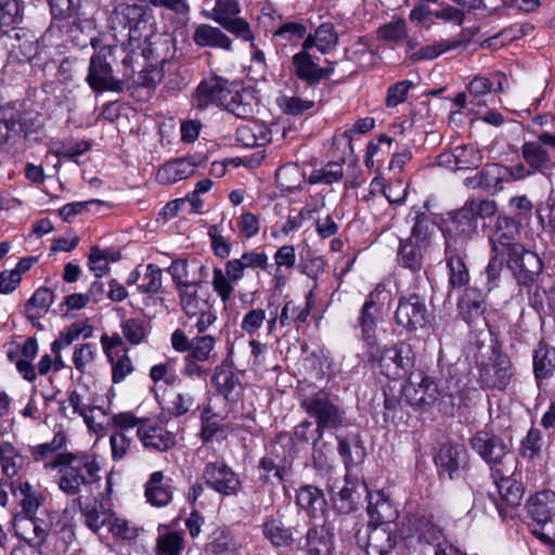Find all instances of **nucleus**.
<instances>
[{
	"mask_svg": "<svg viewBox=\"0 0 555 555\" xmlns=\"http://www.w3.org/2000/svg\"><path fill=\"white\" fill-rule=\"evenodd\" d=\"M521 223L508 216H498L489 234L491 251L507 254V269L519 284H532L542 272L540 257L524 247L520 238Z\"/></svg>",
	"mask_w": 555,
	"mask_h": 555,
	"instance_id": "nucleus-1",
	"label": "nucleus"
},
{
	"mask_svg": "<svg viewBox=\"0 0 555 555\" xmlns=\"http://www.w3.org/2000/svg\"><path fill=\"white\" fill-rule=\"evenodd\" d=\"M402 398L417 411L429 412L437 408L446 416H453L464 404V391L459 379L446 380V385L439 386L423 372L411 375L402 387Z\"/></svg>",
	"mask_w": 555,
	"mask_h": 555,
	"instance_id": "nucleus-2",
	"label": "nucleus"
},
{
	"mask_svg": "<svg viewBox=\"0 0 555 555\" xmlns=\"http://www.w3.org/2000/svg\"><path fill=\"white\" fill-rule=\"evenodd\" d=\"M57 467V487L67 496L82 498L92 493V488L101 479L100 465L94 455L88 453H66L48 464Z\"/></svg>",
	"mask_w": 555,
	"mask_h": 555,
	"instance_id": "nucleus-3",
	"label": "nucleus"
},
{
	"mask_svg": "<svg viewBox=\"0 0 555 555\" xmlns=\"http://www.w3.org/2000/svg\"><path fill=\"white\" fill-rule=\"evenodd\" d=\"M197 268L198 278L184 288L177 291L181 309L189 319L196 318L192 326L197 334H204L217 320L216 311L211 302V294L202 286L207 276V268L202 262H193Z\"/></svg>",
	"mask_w": 555,
	"mask_h": 555,
	"instance_id": "nucleus-4",
	"label": "nucleus"
},
{
	"mask_svg": "<svg viewBox=\"0 0 555 555\" xmlns=\"http://www.w3.org/2000/svg\"><path fill=\"white\" fill-rule=\"evenodd\" d=\"M364 357L374 369L390 379L405 377L415 360L412 347L403 341L390 347L380 346L377 341L365 349Z\"/></svg>",
	"mask_w": 555,
	"mask_h": 555,
	"instance_id": "nucleus-5",
	"label": "nucleus"
},
{
	"mask_svg": "<svg viewBox=\"0 0 555 555\" xmlns=\"http://www.w3.org/2000/svg\"><path fill=\"white\" fill-rule=\"evenodd\" d=\"M300 406L317 423V438L313 440V448L322 438L325 429H337L345 424V411L336 403L335 397L324 389L311 393L304 392Z\"/></svg>",
	"mask_w": 555,
	"mask_h": 555,
	"instance_id": "nucleus-6",
	"label": "nucleus"
},
{
	"mask_svg": "<svg viewBox=\"0 0 555 555\" xmlns=\"http://www.w3.org/2000/svg\"><path fill=\"white\" fill-rule=\"evenodd\" d=\"M470 446L490 465L492 474L515 473L516 459L509 444L501 437L485 430L478 431L470 439Z\"/></svg>",
	"mask_w": 555,
	"mask_h": 555,
	"instance_id": "nucleus-7",
	"label": "nucleus"
},
{
	"mask_svg": "<svg viewBox=\"0 0 555 555\" xmlns=\"http://www.w3.org/2000/svg\"><path fill=\"white\" fill-rule=\"evenodd\" d=\"M146 8L137 3H119L109 17V26L114 31H119L130 44L142 40L143 33L149 25Z\"/></svg>",
	"mask_w": 555,
	"mask_h": 555,
	"instance_id": "nucleus-8",
	"label": "nucleus"
},
{
	"mask_svg": "<svg viewBox=\"0 0 555 555\" xmlns=\"http://www.w3.org/2000/svg\"><path fill=\"white\" fill-rule=\"evenodd\" d=\"M117 49L116 46H105L90 59L86 81L96 93L122 90V81L114 76L112 64L108 61V57H112Z\"/></svg>",
	"mask_w": 555,
	"mask_h": 555,
	"instance_id": "nucleus-9",
	"label": "nucleus"
},
{
	"mask_svg": "<svg viewBox=\"0 0 555 555\" xmlns=\"http://www.w3.org/2000/svg\"><path fill=\"white\" fill-rule=\"evenodd\" d=\"M528 512L535 522L531 528L532 534L545 544L552 543L553 532L550 530L544 532L543 529L555 516V492L551 490L537 492L528 502Z\"/></svg>",
	"mask_w": 555,
	"mask_h": 555,
	"instance_id": "nucleus-10",
	"label": "nucleus"
},
{
	"mask_svg": "<svg viewBox=\"0 0 555 555\" xmlns=\"http://www.w3.org/2000/svg\"><path fill=\"white\" fill-rule=\"evenodd\" d=\"M202 478L208 488L224 496L237 495L242 490L238 475L223 461L208 462Z\"/></svg>",
	"mask_w": 555,
	"mask_h": 555,
	"instance_id": "nucleus-11",
	"label": "nucleus"
},
{
	"mask_svg": "<svg viewBox=\"0 0 555 555\" xmlns=\"http://www.w3.org/2000/svg\"><path fill=\"white\" fill-rule=\"evenodd\" d=\"M513 376L512 362L507 354L493 349L479 373L481 385L488 389L504 390Z\"/></svg>",
	"mask_w": 555,
	"mask_h": 555,
	"instance_id": "nucleus-12",
	"label": "nucleus"
},
{
	"mask_svg": "<svg viewBox=\"0 0 555 555\" xmlns=\"http://www.w3.org/2000/svg\"><path fill=\"white\" fill-rule=\"evenodd\" d=\"M428 315L425 299L420 295L410 294L399 298L395 320L399 326L408 332L424 327L428 321Z\"/></svg>",
	"mask_w": 555,
	"mask_h": 555,
	"instance_id": "nucleus-13",
	"label": "nucleus"
},
{
	"mask_svg": "<svg viewBox=\"0 0 555 555\" xmlns=\"http://www.w3.org/2000/svg\"><path fill=\"white\" fill-rule=\"evenodd\" d=\"M466 258L467 248H465L463 241L449 238L444 248V260L448 268L449 284L452 288L466 286L469 282Z\"/></svg>",
	"mask_w": 555,
	"mask_h": 555,
	"instance_id": "nucleus-14",
	"label": "nucleus"
},
{
	"mask_svg": "<svg viewBox=\"0 0 555 555\" xmlns=\"http://www.w3.org/2000/svg\"><path fill=\"white\" fill-rule=\"evenodd\" d=\"M435 463L441 476H447L451 480L457 479L468 466L467 450L459 443L443 444L435 456Z\"/></svg>",
	"mask_w": 555,
	"mask_h": 555,
	"instance_id": "nucleus-15",
	"label": "nucleus"
},
{
	"mask_svg": "<svg viewBox=\"0 0 555 555\" xmlns=\"http://www.w3.org/2000/svg\"><path fill=\"white\" fill-rule=\"evenodd\" d=\"M229 81L220 76H210L199 82L193 96V105L205 109L210 105L221 106L229 96Z\"/></svg>",
	"mask_w": 555,
	"mask_h": 555,
	"instance_id": "nucleus-16",
	"label": "nucleus"
},
{
	"mask_svg": "<svg viewBox=\"0 0 555 555\" xmlns=\"http://www.w3.org/2000/svg\"><path fill=\"white\" fill-rule=\"evenodd\" d=\"M12 495L18 500L23 516L34 517L44 504L46 496L42 491L36 489L28 480L16 478L10 481Z\"/></svg>",
	"mask_w": 555,
	"mask_h": 555,
	"instance_id": "nucleus-17",
	"label": "nucleus"
},
{
	"mask_svg": "<svg viewBox=\"0 0 555 555\" xmlns=\"http://www.w3.org/2000/svg\"><path fill=\"white\" fill-rule=\"evenodd\" d=\"M404 540L416 539L417 542L433 544L435 547L443 542L442 530L425 516H413L401 530Z\"/></svg>",
	"mask_w": 555,
	"mask_h": 555,
	"instance_id": "nucleus-18",
	"label": "nucleus"
},
{
	"mask_svg": "<svg viewBox=\"0 0 555 555\" xmlns=\"http://www.w3.org/2000/svg\"><path fill=\"white\" fill-rule=\"evenodd\" d=\"M334 506L343 514H349L362 505L367 498V488L363 482L346 480V485L337 492L331 487Z\"/></svg>",
	"mask_w": 555,
	"mask_h": 555,
	"instance_id": "nucleus-19",
	"label": "nucleus"
},
{
	"mask_svg": "<svg viewBox=\"0 0 555 555\" xmlns=\"http://www.w3.org/2000/svg\"><path fill=\"white\" fill-rule=\"evenodd\" d=\"M476 231L477 221L464 205L451 216V220L444 233L446 245L448 244L449 238H455L456 241H463L465 248H467V243Z\"/></svg>",
	"mask_w": 555,
	"mask_h": 555,
	"instance_id": "nucleus-20",
	"label": "nucleus"
},
{
	"mask_svg": "<svg viewBox=\"0 0 555 555\" xmlns=\"http://www.w3.org/2000/svg\"><path fill=\"white\" fill-rule=\"evenodd\" d=\"M138 439L145 449L166 452L176 446V436L167 429L151 424L147 420L139 427Z\"/></svg>",
	"mask_w": 555,
	"mask_h": 555,
	"instance_id": "nucleus-21",
	"label": "nucleus"
},
{
	"mask_svg": "<svg viewBox=\"0 0 555 555\" xmlns=\"http://www.w3.org/2000/svg\"><path fill=\"white\" fill-rule=\"evenodd\" d=\"M366 552L387 555L397 544V537L390 525L369 524L366 528Z\"/></svg>",
	"mask_w": 555,
	"mask_h": 555,
	"instance_id": "nucleus-22",
	"label": "nucleus"
},
{
	"mask_svg": "<svg viewBox=\"0 0 555 555\" xmlns=\"http://www.w3.org/2000/svg\"><path fill=\"white\" fill-rule=\"evenodd\" d=\"M459 313L467 324L483 320L486 302L482 293L475 287H467L457 304Z\"/></svg>",
	"mask_w": 555,
	"mask_h": 555,
	"instance_id": "nucleus-23",
	"label": "nucleus"
},
{
	"mask_svg": "<svg viewBox=\"0 0 555 555\" xmlns=\"http://www.w3.org/2000/svg\"><path fill=\"white\" fill-rule=\"evenodd\" d=\"M275 459L263 456L258 463L259 479L263 483L279 485L291 475V467L285 459H278V450L274 448Z\"/></svg>",
	"mask_w": 555,
	"mask_h": 555,
	"instance_id": "nucleus-24",
	"label": "nucleus"
},
{
	"mask_svg": "<svg viewBox=\"0 0 555 555\" xmlns=\"http://www.w3.org/2000/svg\"><path fill=\"white\" fill-rule=\"evenodd\" d=\"M193 42L199 48H215L224 51H232V39L220 28L209 24L197 25L193 36Z\"/></svg>",
	"mask_w": 555,
	"mask_h": 555,
	"instance_id": "nucleus-25",
	"label": "nucleus"
},
{
	"mask_svg": "<svg viewBox=\"0 0 555 555\" xmlns=\"http://www.w3.org/2000/svg\"><path fill=\"white\" fill-rule=\"evenodd\" d=\"M66 435L63 431H57L51 441L31 447L30 455L35 462L42 463L46 470L56 469L57 467L47 465L56 461L59 455L67 453L63 451L66 449Z\"/></svg>",
	"mask_w": 555,
	"mask_h": 555,
	"instance_id": "nucleus-26",
	"label": "nucleus"
},
{
	"mask_svg": "<svg viewBox=\"0 0 555 555\" xmlns=\"http://www.w3.org/2000/svg\"><path fill=\"white\" fill-rule=\"evenodd\" d=\"M297 546L308 555H330L333 550L331 533L323 527H312L304 539H299Z\"/></svg>",
	"mask_w": 555,
	"mask_h": 555,
	"instance_id": "nucleus-27",
	"label": "nucleus"
},
{
	"mask_svg": "<svg viewBox=\"0 0 555 555\" xmlns=\"http://www.w3.org/2000/svg\"><path fill=\"white\" fill-rule=\"evenodd\" d=\"M144 495L146 501L155 507L167 506L172 501V489L170 485L165 483L163 472H154L150 475L144 485Z\"/></svg>",
	"mask_w": 555,
	"mask_h": 555,
	"instance_id": "nucleus-28",
	"label": "nucleus"
},
{
	"mask_svg": "<svg viewBox=\"0 0 555 555\" xmlns=\"http://www.w3.org/2000/svg\"><path fill=\"white\" fill-rule=\"evenodd\" d=\"M296 503L312 518L321 517L327 505L323 491L311 485L298 489Z\"/></svg>",
	"mask_w": 555,
	"mask_h": 555,
	"instance_id": "nucleus-29",
	"label": "nucleus"
},
{
	"mask_svg": "<svg viewBox=\"0 0 555 555\" xmlns=\"http://www.w3.org/2000/svg\"><path fill=\"white\" fill-rule=\"evenodd\" d=\"M378 309L372 295L365 300L360 309L357 326L361 330V337L364 341L365 349L372 344H376V326H377Z\"/></svg>",
	"mask_w": 555,
	"mask_h": 555,
	"instance_id": "nucleus-30",
	"label": "nucleus"
},
{
	"mask_svg": "<svg viewBox=\"0 0 555 555\" xmlns=\"http://www.w3.org/2000/svg\"><path fill=\"white\" fill-rule=\"evenodd\" d=\"M79 509L85 517V525L93 532H99L104 526H108L113 514L106 511L102 503L96 500L82 501L80 498L77 499Z\"/></svg>",
	"mask_w": 555,
	"mask_h": 555,
	"instance_id": "nucleus-31",
	"label": "nucleus"
},
{
	"mask_svg": "<svg viewBox=\"0 0 555 555\" xmlns=\"http://www.w3.org/2000/svg\"><path fill=\"white\" fill-rule=\"evenodd\" d=\"M310 313L311 302L308 298L302 302L287 300L279 314V324L282 327L294 325L299 330L307 322Z\"/></svg>",
	"mask_w": 555,
	"mask_h": 555,
	"instance_id": "nucleus-32",
	"label": "nucleus"
},
{
	"mask_svg": "<svg viewBox=\"0 0 555 555\" xmlns=\"http://www.w3.org/2000/svg\"><path fill=\"white\" fill-rule=\"evenodd\" d=\"M195 172V164L190 158H177L163 165L157 171V180L170 184L185 179Z\"/></svg>",
	"mask_w": 555,
	"mask_h": 555,
	"instance_id": "nucleus-33",
	"label": "nucleus"
},
{
	"mask_svg": "<svg viewBox=\"0 0 555 555\" xmlns=\"http://www.w3.org/2000/svg\"><path fill=\"white\" fill-rule=\"evenodd\" d=\"M493 481L498 488L501 499L512 507H516L520 504L524 496V486L512 478L514 474L501 475L491 474Z\"/></svg>",
	"mask_w": 555,
	"mask_h": 555,
	"instance_id": "nucleus-34",
	"label": "nucleus"
},
{
	"mask_svg": "<svg viewBox=\"0 0 555 555\" xmlns=\"http://www.w3.org/2000/svg\"><path fill=\"white\" fill-rule=\"evenodd\" d=\"M17 537L27 543L41 546L47 538L46 530L39 525L36 516H17L13 525Z\"/></svg>",
	"mask_w": 555,
	"mask_h": 555,
	"instance_id": "nucleus-35",
	"label": "nucleus"
},
{
	"mask_svg": "<svg viewBox=\"0 0 555 555\" xmlns=\"http://www.w3.org/2000/svg\"><path fill=\"white\" fill-rule=\"evenodd\" d=\"M54 300L53 292L48 287L38 288L26 304L27 319L37 327L42 328L38 322L49 310Z\"/></svg>",
	"mask_w": 555,
	"mask_h": 555,
	"instance_id": "nucleus-36",
	"label": "nucleus"
},
{
	"mask_svg": "<svg viewBox=\"0 0 555 555\" xmlns=\"http://www.w3.org/2000/svg\"><path fill=\"white\" fill-rule=\"evenodd\" d=\"M201 408L194 389H181L176 392L168 403L167 411L173 417L194 414Z\"/></svg>",
	"mask_w": 555,
	"mask_h": 555,
	"instance_id": "nucleus-37",
	"label": "nucleus"
},
{
	"mask_svg": "<svg viewBox=\"0 0 555 555\" xmlns=\"http://www.w3.org/2000/svg\"><path fill=\"white\" fill-rule=\"evenodd\" d=\"M294 531L298 533L295 528H287L280 519L269 518L262 525V532L275 547H286L294 543Z\"/></svg>",
	"mask_w": 555,
	"mask_h": 555,
	"instance_id": "nucleus-38",
	"label": "nucleus"
},
{
	"mask_svg": "<svg viewBox=\"0 0 555 555\" xmlns=\"http://www.w3.org/2000/svg\"><path fill=\"white\" fill-rule=\"evenodd\" d=\"M521 157L534 173H544L551 167V158L547 150L538 142H525L521 146Z\"/></svg>",
	"mask_w": 555,
	"mask_h": 555,
	"instance_id": "nucleus-39",
	"label": "nucleus"
},
{
	"mask_svg": "<svg viewBox=\"0 0 555 555\" xmlns=\"http://www.w3.org/2000/svg\"><path fill=\"white\" fill-rule=\"evenodd\" d=\"M4 125L9 131L24 134L36 132L41 127L40 115L33 112H11L10 117H4Z\"/></svg>",
	"mask_w": 555,
	"mask_h": 555,
	"instance_id": "nucleus-40",
	"label": "nucleus"
},
{
	"mask_svg": "<svg viewBox=\"0 0 555 555\" xmlns=\"http://www.w3.org/2000/svg\"><path fill=\"white\" fill-rule=\"evenodd\" d=\"M193 262H199L196 259L188 261L185 259H176L171 262L168 268V273L171 275L176 291L184 288L193 283H196L198 274H195L196 267H193Z\"/></svg>",
	"mask_w": 555,
	"mask_h": 555,
	"instance_id": "nucleus-41",
	"label": "nucleus"
},
{
	"mask_svg": "<svg viewBox=\"0 0 555 555\" xmlns=\"http://www.w3.org/2000/svg\"><path fill=\"white\" fill-rule=\"evenodd\" d=\"M295 75L310 86L318 83L321 67L312 60L310 53L297 52L292 60Z\"/></svg>",
	"mask_w": 555,
	"mask_h": 555,
	"instance_id": "nucleus-42",
	"label": "nucleus"
},
{
	"mask_svg": "<svg viewBox=\"0 0 555 555\" xmlns=\"http://www.w3.org/2000/svg\"><path fill=\"white\" fill-rule=\"evenodd\" d=\"M142 39H144L146 43L143 48V55L153 60L155 62L154 65L164 63L167 60L169 49L168 39L158 34H153L151 28L143 33Z\"/></svg>",
	"mask_w": 555,
	"mask_h": 555,
	"instance_id": "nucleus-43",
	"label": "nucleus"
},
{
	"mask_svg": "<svg viewBox=\"0 0 555 555\" xmlns=\"http://www.w3.org/2000/svg\"><path fill=\"white\" fill-rule=\"evenodd\" d=\"M251 98L248 91L229 88V96L223 100L222 107L238 118H246L253 114Z\"/></svg>",
	"mask_w": 555,
	"mask_h": 555,
	"instance_id": "nucleus-44",
	"label": "nucleus"
},
{
	"mask_svg": "<svg viewBox=\"0 0 555 555\" xmlns=\"http://www.w3.org/2000/svg\"><path fill=\"white\" fill-rule=\"evenodd\" d=\"M426 247L415 243L412 238L402 241L399 247V262L413 272L420 271L423 266V250Z\"/></svg>",
	"mask_w": 555,
	"mask_h": 555,
	"instance_id": "nucleus-45",
	"label": "nucleus"
},
{
	"mask_svg": "<svg viewBox=\"0 0 555 555\" xmlns=\"http://www.w3.org/2000/svg\"><path fill=\"white\" fill-rule=\"evenodd\" d=\"M555 371V350L540 343L533 354V372L538 379H545Z\"/></svg>",
	"mask_w": 555,
	"mask_h": 555,
	"instance_id": "nucleus-46",
	"label": "nucleus"
},
{
	"mask_svg": "<svg viewBox=\"0 0 555 555\" xmlns=\"http://www.w3.org/2000/svg\"><path fill=\"white\" fill-rule=\"evenodd\" d=\"M212 383L227 400H237L242 386L233 372L224 370L216 372L212 376Z\"/></svg>",
	"mask_w": 555,
	"mask_h": 555,
	"instance_id": "nucleus-47",
	"label": "nucleus"
},
{
	"mask_svg": "<svg viewBox=\"0 0 555 555\" xmlns=\"http://www.w3.org/2000/svg\"><path fill=\"white\" fill-rule=\"evenodd\" d=\"M216 336L211 334H198L192 337V345L188 354L198 361L209 362L214 360L216 356Z\"/></svg>",
	"mask_w": 555,
	"mask_h": 555,
	"instance_id": "nucleus-48",
	"label": "nucleus"
},
{
	"mask_svg": "<svg viewBox=\"0 0 555 555\" xmlns=\"http://www.w3.org/2000/svg\"><path fill=\"white\" fill-rule=\"evenodd\" d=\"M150 331V323L143 319L130 318L121 323L124 338L131 345H140L144 343Z\"/></svg>",
	"mask_w": 555,
	"mask_h": 555,
	"instance_id": "nucleus-49",
	"label": "nucleus"
},
{
	"mask_svg": "<svg viewBox=\"0 0 555 555\" xmlns=\"http://www.w3.org/2000/svg\"><path fill=\"white\" fill-rule=\"evenodd\" d=\"M367 513L370 516L369 524H383L389 525L396 517L397 512L392 507L391 503L377 494L376 501L372 499L369 501Z\"/></svg>",
	"mask_w": 555,
	"mask_h": 555,
	"instance_id": "nucleus-50",
	"label": "nucleus"
},
{
	"mask_svg": "<svg viewBox=\"0 0 555 555\" xmlns=\"http://www.w3.org/2000/svg\"><path fill=\"white\" fill-rule=\"evenodd\" d=\"M506 181V167L500 164H488L479 172V185L486 190H501Z\"/></svg>",
	"mask_w": 555,
	"mask_h": 555,
	"instance_id": "nucleus-51",
	"label": "nucleus"
},
{
	"mask_svg": "<svg viewBox=\"0 0 555 555\" xmlns=\"http://www.w3.org/2000/svg\"><path fill=\"white\" fill-rule=\"evenodd\" d=\"M207 550L215 555H228L236 550V543L227 528H218L211 533Z\"/></svg>",
	"mask_w": 555,
	"mask_h": 555,
	"instance_id": "nucleus-52",
	"label": "nucleus"
},
{
	"mask_svg": "<svg viewBox=\"0 0 555 555\" xmlns=\"http://www.w3.org/2000/svg\"><path fill=\"white\" fill-rule=\"evenodd\" d=\"M455 170L476 169L482 164V155L473 145H461L454 149Z\"/></svg>",
	"mask_w": 555,
	"mask_h": 555,
	"instance_id": "nucleus-53",
	"label": "nucleus"
},
{
	"mask_svg": "<svg viewBox=\"0 0 555 555\" xmlns=\"http://www.w3.org/2000/svg\"><path fill=\"white\" fill-rule=\"evenodd\" d=\"M13 28L12 38L15 42L12 43V49L20 53L25 60H31L37 55L39 46L34 35L29 34L24 29L15 30Z\"/></svg>",
	"mask_w": 555,
	"mask_h": 555,
	"instance_id": "nucleus-54",
	"label": "nucleus"
},
{
	"mask_svg": "<svg viewBox=\"0 0 555 555\" xmlns=\"http://www.w3.org/2000/svg\"><path fill=\"white\" fill-rule=\"evenodd\" d=\"M22 18L18 0H0V35L7 33V28L14 27Z\"/></svg>",
	"mask_w": 555,
	"mask_h": 555,
	"instance_id": "nucleus-55",
	"label": "nucleus"
},
{
	"mask_svg": "<svg viewBox=\"0 0 555 555\" xmlns=\"http://www.w3.org/2000/svg\"><path fill=\"white\" fill-rule=\"evenodd\" d=\"M92 335V327L81 325L79 323H73L65 332H62L60 336L52 343L51 350L65 349L77 340L80 336L89 338Z\"/></svg>",
	"mask_w": 555,
	"mask_h": 555,
	"instance_id": "nucleus-56",
	"label": "nucleus"
},
{
	"mask_svg": "<svg viewBox=\"0 0 555 555\" xmlns=\"http://www.w3.org/2000/svg\"><path fill=\"white\" fill-rule=\"evenodd\" d=\"M436 222L426 214H417L414 218L411 237L413 242L427 246L430 235L436 229Z\"/></svg>",
	"mask_w": 555,
	"mask_h": 555,
	"instance_id": "nucleus-57",
	"label": "nucleus"
},
{
	"mask_svg": "<svg viewBox=\"0 0 555 555\" xmlns=\"http://www.w3.org/2000/svg\"><path fill=\"white\" fill-rule=\"evenodd\" d=\"M163 285V272L154 263H150L145 268V272L138 285V291L142 294H157Z\"/></svg>",
	"mask_w": 555,
	"mask_h": 555,
	"instance_id": "nucleus-58",
	"label": "nucleus"
},
{
	"mask_svg": "<svg viewBox=\"0 0 555 555\" xmlns=\"http://www.w3.org/2000/svg\"><path fill=\"white\" fill-rule=\"evenodd\" d=\"M343 175V165L340 163H328L325 167L311 171L309 183L332 184L333 182L339 181Z\"/></svg>",
	"mask_w": 555,
	"mask_h": 555,
	"instance_id": "nucleus-59",
	"label": "nucleus"
},
{
	"mask_svg": "<svg viewBox=\"0 0 555 555\" xmlns=\"http://www.w3.org/2000/svg\"><path fill=\"white\" fill-rule=\"evenodd\" d=\"M241 13L240 4L236 0H216L211 10L210 18L217 24L222 25Z\"/></svg>",
	"mask_w": 555,
	"mask_h": 555,
	"instance_id": "nucleus-60",
	"label": "nucleus"
},
{
	"mask_svg": "<svg viewBox=\"0 0 555 555\" xmlns=\"http://www.w3.org/2000/svg\"><path fill=\"white\" fill-rule=\"evenodd\" d=\"M314 38L319 42V51L323 54L333 50L338 43V34L332 23L321 24L315 29Z\"/></svg>",
	"mask_w": 555,
	"mask_h": 555,
	"instance_id": "nucleus-61",
	"label": "nucleus"
},
{
	"mask_svg": "<svg viewBox=\"0 0 555 555\" xmlns=\"http://www.w3.org/2000/svg\"><path fill=\"white\" fill-rule=\"evenodd\" d=\"M183 550V537L179 532H168L157 538L159 555H180Z\"/></svg>",
	"mask_w": 555,
	"mask_h": 555,
	"instance_id": "nucleus-62",
	"label": "nucleus"
},
{
	"mask_svg": "<svg viewBox=\"0 0 555 555\" xmlns=\"http://www.w3.org/2000/svg\"><path fill=\"white\" fill-rule=\"evenodd\" d=\"M233 283L234 282L220 268L214 269L211 282L212 288L223 304H227L230 300L234 292Z\"/></svg>",
	"mask_w": 555,
	"mask_h": 555,
	"instance_id": "nucleus-63",
	"label": "nucleus"
},
{
	"mask_svg": "<svg viewBox=\"0 0 555 555\" xmlns=\"http://www.w3.org/2000/svg\"><path fill=\"white\" fill-rule=\"evenodd\" d=\"M377 36L386 41L399 42L403 40L408 36L405 21L399 18L379 27Z\"/></svg>",
	"mask_w": 555,
	"mask_h": 555,
	"instance_id": "nucleus-64",
	"label": "nucleus"
}]
</instances>
